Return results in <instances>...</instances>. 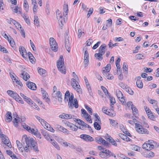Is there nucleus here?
<instances>
[{
    "label": "nucleus",
    "instance_id": "f257e3e1",
    "mask_svg": "<svg viewBox=\"0 0 159 159\" xmlns=\"http://www.w3.org/2000/svg\"><path fill=\"white\" fill-rule=\"evenodd\" d=\"M22 139L26 143V145L24 147V150L26 152H28L30 149H33L35 152H39L37 143L33 139H29L26 135H24L23 136Z\"/></svg>",
    "mask_w": 159,
    "mask_h": 159
},
{
    "label": "nucleus",
    "instance_id": "f03ea898",
    "mask_svg": "<svg viewBox=\"0 0 159 159\" xmlns=\"http://www.w3.org/2000/svg\"><path fill=\"white\" fill-rule=\"evenodd\" d=\"M107 46L105 44H103L98 49V53L95 54V57L99 60H102L103 59L102 56L105 52Z\"/></svg>",
    "mask_w": 159,
    "mask_h": 159
},
{
    "label": "nucleus",
    "instance_id": "7ed1b4c3",
    "mask_svg": "<svg viewBox=\"0 0 159 159\" xmlns=\"http://www.w3.org/2000/svg\"><path fill=\"white\" fill-rule=\"evenodd\" d=\"M35 117L41 123L42 125L43 126L45 129H46L48 131L52 133L54 132L55 130L49 124L45 121L43 119H42L40 117L37 116H35Z\"/></svg>",
    "mask_w": 159,
    "mask_h": 159
},
{
    "label": "nucleus",
    "instance_id": "20e7f679",
    "mask_svg": "<svg viewBox=\"0 0 159 159\" xmlns=\"http://www.w3.org/2000/svg\"><path fill=\"white\" fill-rule=\"evenodd\" d=\"M157 146V143L152 140H149L146 143L143 144L142 147L143 148L149 151L153 149L154 147Z\"/></svg>",
    "mask_w": 159,
    "mask_h": 159
},
{
    "label": "nucleus",
    "instance_id": "39448f33",
    "mask_svg": "<svg viewBox=\"0 0 159 159\" xmlns=\"http://www.w3.org/2000/svg\"><path fill=\"white\" fill-rule=\"evenodd\" d=\"M64 59L62 55L60 57L59 60L57 62V66L59 71L64 74H66L65 67L64 66Z\"/></svg>",
    "mask_w": 159,
    "mask_h": 159
},
{
    "label": "nucleus",
    "instance_id": "423d86ee",
    "mask_svg": "<svg viewBox=\"0 0 159 159\" xmlns=\"http://www.w3.org/2000/svg\"><path fill=\"white\" fill-rule=\"evenodd\" d=\"M74 96L73 93H71V96L69 99L68 105L71 108L73 107L77 108L78 107V104L77 101L76 99H74Z\"/></svg>",
    "mask_w": 159,
    "mask_h": 159
},
{
    "label": "nucleus",
    "instance_id": "0eeeda50",
    "mask_svg": "<svg viewBox=\"0 0 159 159\" xmlns=\"http://www.w3.org/2000/svg\"><path fill=\"white\" fill-rule=\"evenodd\" d=\"M135 127L136 131L139 134L147 135L149 133V131L147 129L144 128L139 124L136 123Z\"/></svg>",
    "mask_w": 159,
    "mask_h": 159
},
{
    "label": "nucleus",
    "instance_id": "6e6552de",
    "mask_svg": "<svg viewBox=\"0 0 159 159\" xmlns=\"http://www.w3.org/2000/svg\"><path fill=\"white\" fill-rule=\"evenodd\" d=\"M78 79H71V84L73 88L77 92L79 93H82V89L80 88V87L77 80Z\"/></svg>",
    "mask_w": 159,
    "mask_h": 159
},
{
    "label": "nucleus",
    "instance_id": "1a4fd4ad",
    "mask_svg": "<svg viewBox=\"0 0 159 159\" xmlns=\"http://www.w3.org/2000/svg\"><path fill=\"white\" fill-rule=\"evenodd\" d=\"M49 43L51 49L55 52L57 51L58 49V46L55 40L53 38H50Z\"/></svg>",
    "mask_w": 159,
    "mask_h": 159
},
{
    "label": "nucleus",
    "instance_id": "9d476101",
    "mask_svg": "<svg viewBox=\"0 0 159 159\" xmlns=\"http://www.w3.org/2000/svg\"><path fill=\"white\" fill-rule=\"evenodd\" d=\"M56 14L57 18L59 21L60 25H61V24L63 25L66 22L67 20L66 18H64L63 20L62 15L61 13H60L59 10H57Z\"/></svg>",
    "mask_w": 159,
    "mask_h": 159
},
{
    "label": "nucleus",
    "instance_id": "9b49d317",
    "mask_svg": "<svg viewBox=\"0 0 159 159\" xmlns=\"http://www.w3.org/2000/svg\"><path fill=\"white\" fill-rule=\"evenodd\" d=\"M0 138L2 142L9 148H11V145L8 138L3 134H0Z\"/></svg>",
    "mask_w": 159,
    "mask_h": 159
},
{
    "label": "nucleus",
    "instance_id": "f8f14e48",
    "mask_svg": "<svg viewBox=\"0 0 159 159\" xmlns=\"http://www.w3.org/2000/svg\"><path fill=\"white\" fill-rule=\"evenodd\" d=\"M24 101L26 102L28 104H29L31 107H33L34 109L39 110L40 109L39 107L30 98L26 97L25 99H24Z\"/></svg>",
    "mask_w": 159,
    "mask_h": 159
},
{
    "label": "nucleus",
    "instance_id": "ddd939ff",
    "mask_svg": "<svg viewBox=\"0 0 159 159\" xmlns=\"http://www.w3.org/2000/svg\"><path fill=\"white\" fill-rule=\"evenodd\" d=\"M111 152L108 150H103L100 152L99 155L102 158H107L111 156Z\"/></svg>",
    "mask_w": 159,
    "mask_h": 159
},
{
    "label": "nucleus",
    "instance_id": "4468645a",
    "mask_svg": "<svg viewBox=\"0 0 159 159\" xmlns=\"http://www.w3.org/2000/svg\"><path fill=\"white\" fill-rule=\"evenodd\" d=\"M52 96L53 98L57 99L59 102H61L62 94L60 91H58L56 93H53L52 94Z\"/></svg>",
    "mask_w": 159,
    "mask_h": 159
},
{
    "label": "nucleus",
    "instance_id": "2eb2a0df",
    "mask_svg": "<svg viewBox=\"0 0 159 159\" xmlns=\"http://www.w3.org/2000/svg\"><path fill=\"white\" fill-rule=\"evenodd\" d=\"M116 96L120 101L123 105H125V100L121 92L119 90L116 91Z\"/></svg>",
    "mask_w": 159,
    "mask_h": 159
},
{
    "label": "nucleus",
    "instance_id": "dca6fc26",
    "mask_svg": "<svg viewBox=\"0 0 159 159\" xmlns=\"http://www.w3.org/2000/svg\"><path fill=\"white\" fill-rule=\"evenodd\" d=\"M22 126L24 129H26L30 133L34 134V135H35L36 132L38 131L37 129L31 128L30 127L28 126L25 124H22Z\"/></svg>",
    "mask_w": 159,
    "mask_h": 159
},
{
    "label": "nucleus",
    "instance_id": "f3484780",
    "mask_svg": "<svg viewBox=\"0 0 159 159\" xmlns=\"http://www.w3.org/2000/svg\"><path fill=\"white\" fill-rule=\"evenodd\" d=\"M41 131L42 134L47 140L49 141L50 142L52 141L53 139H52V136L48 134L47 131L44 130H41Z\"/></svg>",
    "mask_w": 159,
    "mask_h": 159
},
{
    "label": "nucleus",
    "instance_id": "a211bd4d",
    "mask_svg": "<svg viewBox=\"0 0 159 159\" xmlns=\"http://www.w3.org/2000/svg\"><path fill=\"white\" fill-rule=\"evenodd\" d=\"M80 137L87 142H92L94 140L93 138L88 135L82 134L80 135Z\"/></svg>",
    "mask_w": 159,
    "mask_h": 159
},
{
    "label": "nucleus",
    "instance_id": "6ab92c4d",
    "mask_svg": "<svg viewBox=\"0 0 159 159\" xmlns=\"http://www.w3.org/2000/svg\"><path fill=\"white\" fill-rule=\"evenodd\" d=\"M89 61V54L88 52L86 50L85 51L84 53V65L85 67L88 66Z\"/></svg>",
    "mask_w": 159,
    "mask_h": 159
},
{
    "label": "nucleus",
    "instance_id": "aec40b11",
    "mask_svg": "<svg viewBox=\"0 0 159 159\" xmlns=\"http://www.w3.org/2000/svg\"><path fill=\"white\" fill-rule=\"evenodd\" d=\"M74 116L70 114L63 113L59 116V117L62 119L66 120L70 119L73 118Z\"/></svg>",
    "mask_w": 159,
    "mask_h": 159
},
{
    "label": "nucleus",
    "instance_id": "412c9836",
    "mask_svg": "<svg viewBox=\"0 0 159 159\" xmlns=\"http://www.w3.org/2000/svg\"><path fill=\"white\" fill-rule=\"evenodd\" d=\"M19 50L22 57L24 58H26L27 55L25 48L23 46H20L19 48Z\"/></svg>",
    "mask_w": 159,
    "mask_h": 159
},
{
    "label": "nucleus",
    "instance_id": "4be33fe9",
    "mask_svg": "<svg viewBox=\"0 0 159 159\" xmlns=\"http://www.w3.org/2000/svg\"><path fill=\"white\" fill-rule=\"evenodd\" d=\"M111 69V66L110 64H108L106 67L103 68L102 70V73L104 75H107V73H108Z\"/></svg>",
    "mask_w": 159,
    "mask_h": 159
},
{
    "label": "nucleus",
    "instance_id": "5701e85b",
    "mask_svg": "<svg viewBox=\"0 0 159 159\" xmlns=\"http://www.w3.org/2000/svg\"><path fill=\"white\" fill-rule=\"evenodd\" d=\"M26 85L27 87L31 90H35L36 89V85L34 83L28 81L26 82Z\"/></svg>",
    "mask_w": 159,
    "mask_h": 159
},
{
    "label": "nucleus",
    "instance_id": "b1692460",
    "mask_svg": "<svg viewBox=\"0 0 159 159\" xmlns=\"http://www.w3.org/2000/svg\"><path fill=\"white\" fill-rule=\"evenodd\" d=\"M141 79V77L140 76L136 78V84L137 87L140 89L142 88L143 86V84L142 80H140Z\"/></svg>",
    "mask_w": 159,
    "mask_h": 159
},
{
    "label": "nucleus",
    "instance_id": "393cba45",
    "mask_svg": "<svg viewBox=\"0 0 159 159\" xmlns=\"http://www.w3.org/2000/svg\"><path fill=\"white\" fill-rule=\"evenodd\" d=\"M20 76L25 81H27L30 77L29 74L27 72L25 71L23 72L20 74Z\"/></svg>",
    "mask_w": 159,
    "mask_h": 159
},
{
    "label": "nucleus",
    "instance_id": "a878e982",
    "mask_svg": "<svg viewBox=\"0 0 159 159\" xmlns=\"http://www.w3.org/2000/svg\"><path fill=\"white\" fill-rule=\"evenodd\" d=\"M6 118L5 119V121L7 122H10L12 119L11 112L8 111L6 114Z\"/></svg>",
    "mask_w": 159,
    "mask_h": 159
},
{
    "label": "nucleus",
    "instance_id": "bb28decb",
    "mask_svg": "<svg viewBox=\"0 0 159 159\" xmlns=\"http://www.w3.org/2000/svg\"><path fill=\"white\" fill-rule=\"evenodd\" d=\"M41 91L42 93L43 94V99H45L46 100V101L47 102L49 101L50 100L48 98V94L46 92L45 90H44L43 88H41Z\"/></svg>",
    "mask_w": 159,
    "mask_h": 159
},
{
    "label": "nucleus",
    "instance_id": "cd10ccee",
    "mask_svg": "<svg viewBox=\"0 0 159 159\" xmlns=\"http://www.w3.org/2000/svg\"><path fill=\"white\" fill-rule=\"evenodd\" d=\"M14 119L13 121V123L14 125L16 127L18 126V124L20 122V118L17 116V115L16 116V117L14 116Z\"/></svg>",
    "mask_w": 159,
    "mask_h": 159
},
{
    "label": "nucleus",
    "instance_id": "c85d7f7f",
    "mask_svg": "<svg viewBox=\"0 0 159 159\" xmlns=\"http://www.w3.org/2000/svg\"><path fill=\"white\" fill-rule=\"evenodd\" d=\"M95 140L96 142H100L102 144L106 145L107 144V143L106 141L101 137H96L95 138Z\"/></svg>",
    "mask_w": 159,
    "mask_h": 159
},
{
    "label": "nucleus",
    "instance_id": "c756f323",
    "mask_svg": "<svg viewBox=\"0 0 159 159\" xmlns=\"http://www.w3.org/2000/svg\"><path fill=\"white\" fill-rule=\"evenodd\" d=\"M21 15L27 24L28 25H30V21L29 19V16L25 13H22Z\"/></svg>",
    "mask_w": 159,
    "mask_h": 159
},
{
    "label": "nucleus",
    "instance_id": "7c9ffc66",
    "mask_svg": "<svg viewBox=\"0 0 159 159\" xmlns=\"http://www.w3.org/2000/svg\"><path fill=\"white\" fill-rule=\"evenodd\" d=\"M102 111L103 113L108 115L111 116H113V115L112 113L108 111L107 110V109L106 107H103L102 108Z\"/></svg>",
    "mask_w": 159,
    "mask_h": 159
},
{
    "label": "nucleus",
    "instance_id": "2f4dec72",
    "mask_svg": "<svg viewBox=\"0 0 159 159\" xmlns=\"http://www.w3.org/2000/svg\"><path fill=\"white\" fill-rule=\"evenodd\" d=\"M7 154L10 156L12 159H16V156L13 152L10 150H7L6 151Z\"/></svg>",
    "mask_w": 159,
    "mask_h": 159
},
{
    "label": "nucleus",
    "instance_id": "473e14b6",
    "mask_svg": "<svg viewBox=\"0 0 159 159\" xmlns=\"http://www.w3.org/2000/svg\"><path fill=\"white\" fill-rule=\"evenodd\" d=\"M39 74L43 76H45L46 73V71L45 70L42 68H38V69Z\"/></svg>",
    "mask_w": 159,
    "mask_h": 159
},
{
    "label": "nucleus",
    "instance_id": "72a5a7b5",
    "mask_svg": "<svg viewBox=\"0 0 159 159\" xmlns=\"http://www.w3.org/2000/svg\"><path fill=\"white\" fill-rule=\"evenodd\" d=\"M68 13V5L67 4H64L63 6V15L64 16H66L67 15Z\"/></svg>",
    "mask_w": 159,
    "mask_h": 159
},
{
    "label": "nucleus",
    "instance_id": "f704fd0d",
    "mask_svg": "<svg viewBox=\"0 0 159 159\" xmlns=\"http://www.w3.org/2000/svg\"><path fill=\"white\" fill-rule=\"evenodd\" d=\"M65 46L66 50L68 51V52H70V45L68 39L66 40H65Z\"/></svg>",
    "mask_w": 159,
    "mask_h": 159
},
{
    "label": "nucleus",
    "instance_id": "c9c22d12",
    "mask_svg": "<svg viewBox=\"0 0 159 159\" xmlns=\"http://www.w3.org/2000/svg\"><path fill=\"white\" fill-rule=\"evenodd\" d=\"M23 6L24 10L28 12L29 11V5L27 0H24Z\"/></svg>",
    "mask_w": 159,
    "mask_h": 159
},
{
    "label": "nucleus",
    "instance_id": "e433bc0d",
    "mask_svg": "<svg viewBox=\"0 0 159 159\" xmlns=\"http://www.w3.org/2000/svg\"><path fill=\"white\" fill-rule=\"evenodd\" d=\"M50 143L58 150L60 149V148L58 145V144L53 139Z\"/></svg>",
    "mask_w": 159,
    "mask_h": 159
},
{
    "label": "nucleus",
    "instance_id": "4c0bfd02",
    "mask_svg": "<svg viewBox=\"0 0 159 159\" xmlns=\"http://www.w3.org/2000/svg\"><path fill=\"white\" fill-rule=\"evenodd\" d=\"M87 115H85L84 116V118L88 122H89V123H92V121L91 119V116L89 115V114H88Z\"/></svg>",
    "mask_w": 159,
    "mask_h": 159
},
{
    "label": "nucleus",
    "instance_id": "58836bf2",
    "mask_svg": "<svg viewBox=\"0 0 159 159\" xmlns=\"http://www.w3.org/2000/svg\"><path fill=\"white\" fill-rule=\"evenodd\" d=\"M16 143L17 144V147L19 150L21 151V152H22L23 150V148H22V145L21 143H20V142L18 140H17L16 141Z\"/></svg>",
    "mask_w": 159,
    "mask_h": 159
},
{
    "label": "nucleus",
    "instance_id": "ea45409f",
    "mask_svg": "<svg viewBox=\"0 0 159 159\" xmlns=\"http://www.w3.org/2000/svg\"><path fill=\"white\" fill-rule=\"evenodd\" d=\"M13 11L16 13L18 12L21 15L22 14L21 12V8L20 7H18V6L16 7L13 10Z\"/></svg>",
    "mask_w": 159,
    "mask_h": 159
},
{
    "label": "nucleus",
    "instance_id": "a19ab883",
    "mask_svg": "<svg viewBox=\"0 0 159 159\" xmlns=\"http://www.w3.org/2000/svg\"><path fill=\"white\" fill-rule=\"evenodd\" d=\"M131 109L132 110V112L133 114L136 117V116L137 115L138 111L137 109L136 108V107L134 105L132 106V107H131Z\"/></svg>",
    "mask_w": 159,
    "mask_h": 159
},
{
    "label": "nucleus",
    "instance_id": "79ce46f5",
    "mask_svg": "<svg viewBox=\"0 0 159 159\" xmlns=\"http://www.w3.org/2000/svg\"><path fill=\"white\" fill-rule=\"evenodd\" d=\"M93 126L94 128L97 130H100L101 129V127L100 125L98 122H95L93 124Z\"/></svg>",
    "mask_w": 159,
    "mask_h": 159
},
{
    "label": "nucleus",
    "instance_id": "37998d69",
    "mask_svg": "<svg viewBox=\"0 0 159 159\" xmlns=\"http://www.w3.org/2000/svg\"><path fill=\"white\" fill-rule=\"evenodd\" d=\"M34 24L35 25L38 26L39 25V21L38 17L37 16H35L34 18Z\"/></svg>",
    "mask_w": 159,
    "mask_h": 159
},
{
    "label": "nucleus",
    "instance_id": "c03bdc74",
    "mask_svg": "<svg viewBox=\"0 0 159 159\" xmlns=\"http://www.w3.org/2000/svg\"><path fill=\"white\" fill-rule=\"evenodd\" d=\"M70 96H71V95L70 94L69 91H67L65 95L64 100L65 102H67L68 101V98H69Z\"/></svg>",
    "mask_w": 159,
    "mask_h": 159
},
{
    "label": "nucleus",
    "instance_id": "a18cd8bd",
    "mask_svg": "<svg viewBox=\"0 0 159 159\" xmlns=\"http://www.w3.org/2000/svg\"><path fill=\"white\" fill-rule=\"evenodd\" d=\"M8 41L12 47L14 48L15 47V43L13 39L11 37H10V39Z\"/></svg>",
    "mask_w": 159,
    "mask_h": 159
},
{
    "label": "nucleus",
    "instance_id": "49530a36",
    "mask_svg": "<svg viewBox=\"0 0 159 159\" xmlns=\"http://www.w3.org/2000/svg\"><path fill=\"white\" fill-rule=\"evenodd\" d=\"M60 131H61L66 134H70L69 130L63 127V126L61 127V130H60Z\"/></svg>",
    "mask_w": 159,
    "mask_h": 159
},
{
    "label": "nucleus",
    "instance_id": "de8ad7c7",
    "mask_svg": "<svg viewBox=\"0 0 159 159\" xmlns=\"http://www.w3.org/2000/svg\"><path fill=\"white\" fill-rule=\"evenodd\" d=\"M109 120L110 124L113 126L115 127L118 124L117 121L116 120L109 119Z\"/></svg>",
    "mask_w": 159,
    "mask_h": 159
},
{
    "label": "nucleus",
    "instance_id": "09e8293b",
    "mask_svg": "<svg viewBox=\"0 0 159 159\" xmlns=\"http://www.w3.org/2000/svg\"><path fill=\"white\" fill-rule=\"evenodd\" d=\"M69 128L70 129L73 131H76L77 130L78 128L76 126L74 125L72 123V125H70Z\"/></svg>",
    "mask_w": 159,
    "mask_h": 159
},
{
    "label": "nucleus",
    "instance_id": "8fccbe9b",
    "mask_svg": "<svg viewBox=\"0 0 159 159\" xmlns=\"http://www.w3.org/2000/svg\"><path fill=\"white\" fill-rule=\"evenodd\" d=\"M125 91H126L128 93H129V94L131 95H133L134 94L133 91L129 88L128 86L127 87V88H126V89L125 90Z\"/></svg>",
    "mask_w": 159,
    "mask_h": 159
},
{
    "label": "nucleus",
    "instance_id": "3c124183",
    "mask_svg": "<svg viewBox=\"0 0 159 159\" xmlns=\"http://www.w3.org/2000/svg\"><path fill=\"white\" fill-rule=\"evenodd\" d=\"M101 88L107 96H109L110 93L108 92L107 90L105 87L103 86H102Z\"/></svg>",
    "mask_w": 159,
    "mask_h": 159
},
{
    "label": "nucleus",
    "instance_id": "603ef678",
    "mask_svg": "<svg viewBox=\"0 0 159 159\" xmlns=\"http://www.w3.org/2000/svg\"><path fill=\"white\" fill-rule=\"evenodd\" d=\"M84 107L88 111V112L91 114H92V109L91 108L89 107L87 105H85Z\"/></svg>",
    "mask_w": 159,
    "mask_h": 159
},
{
    "label": "nucleus",
    "instance_id": "864d4df0",
    "mask_svg": "<svg viewBox=\"0 0 159 159\" xmlns=\"http://www.w3.org/2000/svg\"><path fill=\"white\" fill-rule=\"evenodd\" d=\"M154 156V153L151 151H149L146 155V157L148 158H151L153 157Z\"/></svg>",
    "mask_w": 159,
    "mask_h": 159
},
{
    "label": "nucleus",
    "instance_id": "5fc2aeb1",
    "mask_svg": "<svg viewBox=\"0 0 159 159\" xmlns=\"http://www.w3.org/2000/svg\"><path fill=\"white\" fill-rule=\"evenodd\" d=\"M131 148L133 150L135 151H138L140 149V148L139 146L135 145H131Z\"/></svg>",
    "mask_w": 159,
    "mask_h": 159
},
{
    "label": "nucleus",
    "instance_id": "6e6d98bb",
    "mask_svg": "<svg viewBox=\"0 0 159 159\" xmlns=\"http://www.w3.org/2000/svg\"><path fill=\"white\" fill-rule=\"evenodd\" d=\"M78 37L80 38L81 36H83L84 35V32H82L81 29H79L78 30Z\"/></svg>",
    "mask_w": 159,
    "mask_h": 159
},
{
    "label": "nucleus",
    "instance_id": "4d7b16f0",
    "mask_svg": "<svg viewBox=\"0 0 159 159\" xmlns=\"http://www.w3.org/2000/svg\"><path fill=\"white\" fill-rule=\"evenodd\" d=\"M86 87L88 89V91L89 93V94L91 95L92 94V93L91 91V89L89 83L86 84Z\"/></svg>",
    "mask_w": 159,
    "mask_h": 159
},
{
    "label": "nucleus",
    "instance_id": "13d9d810",
    "mask_svg": "<svg viewBox=\"0 0 159 159\" xmlns=\"http://www.w3.org/2000/svg\"><path fill=\"white\" fill-rule=\"evenodd\" d=\"M120 61V59L119 58H117L116 63V65L117 68V69H119V70L120 69V65L119 64Z\"/></svg>",
    "mask_w": 159,
    "mask_h": 159
},
{
    "label": "nucleus",
    "instance_id": "bf43d9fd",
    "mask_svg": "<svg viewBox=\"0 0 159 159\" xmlns=\"http://www.w3.org/2000/svg\"><path fill=\"white\" fill-rule=\"evenodd\" d=\"M11 96L16 100L19 96L16 93L14 92Z\"/></svg>",
    "mask_w": 159,
    "mask_h": 159
},
{
    "label": "nucleus",
    "instance_id": "052dcab7",
    "mask_svg": "<svg viewBox=\"0 0 159 159\" xmlns=\"http://www.w3.org/2000/svg\"><path fill=\"white\" fill-rule=\"evenodd\" d=\"M122 69L124 71H125L126 73H127L128 72V68L127 65L126 63H124L123 65Z\"/></svg>",
    "mask_w": 159,
    "mask_h": 159
},
{
    "label": "nucleus",
    "instance_id": "680f3d73",
    "mask_svg": "<svg viewBox=\"0 0 159 159\" xmlns=\"http://www.w3.org/2000/svg\"><path fill=\"white\" fill-rule=\"evenodd\" d=\"M104 75L105 76L107 79L108 80H111L114 78L113 75L111 74H109L108 73H107V75Z\"/></svg>",
    "mask_w": 159,
    "mask_h": 159
},
{
    "label": "nucleus",
    "instance_id": "e2e57ef3",
    "mask_svg": "<svg viewBox=\"0 0 159 159\" xmlns=\"http://www.w3.org/2000/svg\"><path fill=\"white\" fill-rule=\"evenodd\" d=\"M94 116L96 119L95 120L96 121H98L99 123L101 122V120L99 116L98 115L97 113H95L94 114Z\"/></svg>",
    "mask_w": 159,
    "mask_h": 159
},
{
    "label": "nucleus",
    "instance_id": "0e129e2a",
    "mask_svg": "<svg viewBox=\"0 0 159 159\" xmlns=\"http://www.w3.org/2000/svg\"><path fill=\"white\" fill-rule=\"evenodd\" d=\"M148 116V118L150 119L153 120L155 118L154 116L153 115L152 113V112H150V113L147 114Z\"/></svg>",
    "mask_w": 159,
    "mask_h": 159
},
{
    "label": "nucleus",
    "instance_id": "69168bd1",
    "mask_svg": "<svg viewBox=\"0 0 159 159\" xmlns=\"http://www.w3.org/2000/svg\"><path fill=\"white\" fill-rule=\"evenodd\" d=\"M143 57V55L142 54H139L136 55L135 58L137 59H142Z\"/></svg>",
    "mask_w": 159,
    "mask_h": 159
},
{
    "label": "nucleus",
    "instance_id": "338daca9",
    "mask_svg": "<svg viewBox=\"0 0 159 159\" xmlns=\"http://www.w3.org/2000/svg\"><path fill=\"white\" fill-rule=\"evenodd\" d=\"M87 45L88 46H90L93 42V40L92 39H89L87 41Z\"/></svg>",
    "mask_w": 159,
    "mask_h": 159
},
{
    "label": "nucleus",
    "instance_id": "774afa93",
    "mask_svg": "<svg viewBox=\"0 0 159 159\" xmlns=\"http://www.w3.org/2000/svg\"><path fill=\"white\" fill-rule=\"evenodd\" d=\"M30 42L31 46V47L33 50L34 51H36V49L34 43L31 40H30Z\"/></svg>",
    "mask_w": 159,
    "mask_h": 159
}]
</instances>
